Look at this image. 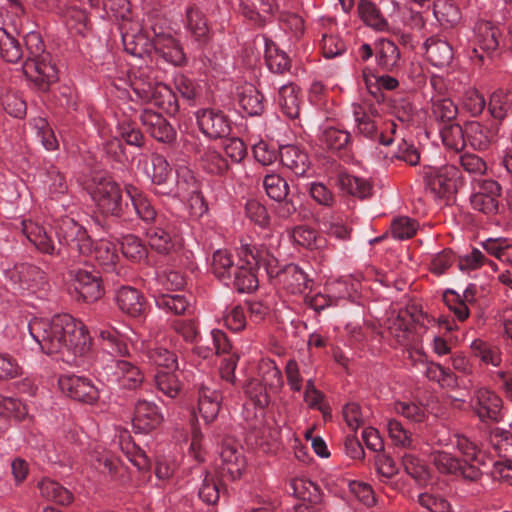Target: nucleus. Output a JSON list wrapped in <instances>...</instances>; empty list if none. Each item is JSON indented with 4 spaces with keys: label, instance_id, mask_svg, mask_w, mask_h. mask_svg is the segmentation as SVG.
<instances>
[{
    "label": "nucleus",
    "instance_id": "obj_1",
    "mask_svg": "<svg viewBox=\"0 0 512 512\" xmlns=\"http://www.w3.org/2000/svg\"><path fill=\"white\" fill-rule=\"evenodd\" d=\"M29 330L41 350L48 355L67 349L76 356H82L90 349L88 331L81 321L70 314L55 315L50 321L35 320Z\"/></svg>",
    "mask_w": 512,
    "mask_h": 512
},
{
    "label": "nucleus",
    "instance_id": "obj_2",
    "mask_svg": "<svg viewBox=\"0 0 512 512\" xmlns=\"http://www.w3.org/2000/svg\"><path fill=\"white\" fill-rule=\"evenodd\" d=\"M55 234L61 245L69 248L70 254L88 256L92 252L103 266H114L118 260L115 248L109 242L94 243L86 229L73 218L65 216L55 223Z\"/></svg>",
    "mask_w": 512,
    "mask_h": 512
},
{
    "label": "nucleus",
    "instance_id": "obj_3",
    "mask_svg": "<svg viewBox=\"0 0 512 512\" xmlns=\"http://www.w3.org/2000/svg\"><path fill=\"white\" fill-rule=\"evenodd\" d=\"M24 41L28 56L22 66L23 73L39 90L47 92L59 79L58 69L51 63L50 54L45 53V45L39 32L27 33Z\"/></svg>",
    "mask_w": 512,
    "mask_h": 512
},
{
    "label": "nucleus",
    "instance_id": "obj_4",
    "mask_svg": "<svg viewBox=\"0 0 512 512\" xmlns=\"http://www.w3.org/2000/svg\"><path fill=\"white\" fill-rule=\"evenodd\" d=\"M92 181L94 186L89 193L99 213L123 221L129 207L123 201L120 185L109 176H94Z\"/></svg>",
    "mask_w": 512,
    "mask_h": 512
},
{
    "label": "nucleus",
    "instance_id": "obj_5",
    "mask_svg": "<svg viewBox=\"0 0 512 512\" xmlns=\"http://www.w3.org/2000/svg\"><path fill=\"white\" fill-rule=\"evenodd\" d=\"M69 275L73 278L69 291L76 301L93 303L104 295L103 281L99 272L70 268Z\"/></svg>",
    "mask_w": 512,
    "mask_h": 512
},
{
    "label": "nucleus",
    "instance_id": "obj_6",
    "mask_svg": "<svg viewBox=\"0 0 512 512\" xmlns=\"http://www.w3.org/2000/svg\"><path fill=\"white\" fill-rule=\"evenodd\" d=\"M459 177L460 171L454 165H444L439 168L428 167L423 176L426 188L440 199H450L457 193Z\"/></svg>",
    "mask_w": 512,
    "mask_h": 512
},
{
    "label": "nucleus",
    "instance_id": "obj_7",
    "mask_svg": "<svg viewBox=\"0 0 512 512\" xmlns=\"http://www.w3.org/2000/svg\"><path fill=\"white\" fill-rule=\"evenodd\" d=\"M432 462L442 474L460 475L469 481H478L482 476L480 467L476 464L461 460L446 451H435L431 454Z\"/></svg>",
    "mask_w": 512,
    "mask_h": 512
},
{
    "label": "nucleus",
    "instance_id": "obj_8",
    "mask_svg": "<svg viewBox=\"0 0 512 512\" xmlns=\"http://www.w3.org/2000/svg\"><path fill=\"white\" fill-rule=\"evenodd\" d=\"M196 120L199 130L210 139L226 138L231 134L232 122L220 109H199L196 112Z\"/></svg>",
    "mask_w": 512,
    "mask_h": 512
},
{
    "label": "nucleus",
    "instance_id": "obj_9",
    "mask_svg": "<svg viewBox=\"0 0 512 512\" xmlns=\"http://www.w3.org/2000/svg\"><path fill=\"white\" fill-rule=\"evenodd\" d=\"M220 459L221 465L218 471L220 478L235 481L242 477L246 468V459L239 444L232 439L223 440Z\"/></svg>",
    "mask_w": 512,
    "mask_h": 512
},
{
    "label": "nucleus",
    "instance_id": "obj_10",
    "mask_svg": "<svg viewBox=\"0 0 512 512\" xmlns=\"http://www.w3.org/2000/svg\"><path fill=\"white\" fill-rule=\"evenodd\" d=\"M124 191L130 202H127L129 210L125 213L123 222H132L136 218L146 223L155 221L157 211L141 189L133 184H125Z\"/></svg>",
    "mask_w": 512,
    "mask_h": 512
},
{
    "label": "nucleus",
    "instance_id": "obj_11",
    "mask_svg": "<svg viewBox=\"0 0 512 512\" xmlns=\"http://www.w3.org/2000/svg\"><path fill=\"white\" fill-rule=\"evenodd\" d=\"M239 256L241 261L245 262L247 265L256 267L257 271L263 268L269 280H279L282 268H279L277 258L267 249L246 244L240 247Z\"/></svg>",
    "mask_w": 512,
    "mask_h": 512
},
{
    "label": "nucleus",
    "instance_id": "obj_12",
    "mask_svg": "<svg viewBox=\"0 0 512 512\" xmlns=\"http://www.w3.org/2000/svg\"><path fill=\"white\" fill-rule=\"evenodd\" d=\"M58 384L67 397L79 403L92 405L99 399L98 389L87 378L75 375L62 376Z\"/></svg>",
    "mask_w": 512,
    "mask_h": 512
},
{
    "label": "nucleus",
    "instance_id": "obj_13",
    "mask_svg": "<svg viewBox=\"0 0 512 512\" xmlns=\"http://www.w3.org/2000/svg\"><path fill=\"white\" fill-rule=\"evenodd\" d=\"M475 46L471 58H478L484 61V54L490 56L500 47L501 32L499 28L489 21H480L475 29Z\"/></svg>",
    "mask_w": 512,
    "mask_h": 512
},
{
    "label": "nucleus",
    "instance_id": "obj_14",
    "mask_svg": "<svg viewBox=\"0 0 512 512\" xmlns=\"http://www.w3.org/2000/svg\"><path fill=\"white\" fill-rule=\"evenodd\" d=\"M140 122L146 132L158 142L171 144L176 140V131L160 113L145 109L140 114Z\"/></svg>",
    "mask_w": 512,
    "mask_h": 512
},
{
    "label": "nucleus",
    "instance_id": "obj_15",
    "mask_svg": "<svg viewBox=\"0 0 512 512\" xmlns=\"http://www.w3.org/2000/svg\"><path fill=\"white\" fill-rule=\"evenodd\" d=\"M149 246L161 255H169L181 247L180 237L170 226L150 227L146 231Z\"/></svg>",
    "mask_w": 512,
    "mask_h": 512
},
{
    "label": "nucleus",
    "instance_id": "obj_16",
    "mask_svg": "<svg viewBox=\"0 0 512 512\" xmlns=\"http://www.w3.org/2000/svg\"><path fill=\"white\" fill-rule=\"evenodd\" d=\"M163 421L158 407L146 400H138L134 408L132 424L135 432L149 433L156 429Z\"/></svg>",
    "mask_w": 512,
    "mask_h": 512
},
{
    "label": "nucleus",
    "instance_id": "obj_17",
    "mask_svg": "<svg viewBox=\"0 0 512 512\" xmlns=\"http://www.w3.org/2000/svg\"><path fill=\"white\" fill-rule=\"evenodd\" d=\"M279 157L282 165L291 170L296 176H305L310 169L311 161L308 153L299 146H281Z\"/></svg>",
    "mask_w": 512,
    "mask_h": 512
},
{
    "label": "nucleus",
    "instance_id": "obj_18",
    "mask_svg": "<svg viewBox=\"0 0 512 512\" xmlns=\"http://www.w3.org/2000/svg\"><path fill=\"white\" fill-rule=\"evenodd\" d=\"M9 279L23 289L37 286L45 281V271L30 263H18L7 271Z\"/></svg>",
    "mask_w": 512,
    "mask_h": 512
},
{
    "label": "nucleus",
    "instance_id": "obj_19",
    "mask_svg": "<svg viewBox=\"0 0 512 512\" xmlns=\"http://www.w3.org/2000/svg\"><path fill=\"white\" fill-rule=\"evenodd\" d=\"M474 409L481 421L499 422L502 418V399L489 389H480Z\"/></svg>",
    "mask_w": 512,
    "mask_h": 512
},
{
    "label": "nucleus",
    "instance_id": "obj_20",
    "mask_svg": "<svg viewBox=\"0 0 512 512\" xmlns=\"http://www.w3.org/2000/svg\"><path fill=\"white\" fill-rule=\"evenodd\" d=\"M277 283L291 294H301L311 288L312 280L297 264L289 263L282 267Z\"/></svg>",
    "mask_w": 512,
    "mask_h": 512
},
{
    "label": "nucleus",
    "instance_id": "obj_21",
    "mask_svg": "<svg viewBox=\"0 0 512 512\" xmlns=\"http://www.w3.org/2000/svg\"><path fill=\"white\" fill-rule=\"evenodd\" d=\"M157 56L174 66H183L187 63L186 55L179 40L172 35L159 38L155 44H151Z\"/></svg>",
    "mask_w": 512,
    "mask_h": 512
},
{
    "label": "nucleus",
    "instance_id": "obj_22",
    "mask_svg": "<svg viewBox=\"0 0 512 512\" xmlns=\"http://www.w3.org/2000/svg\"><path fill=\"white\" fill-rule=\"evenodd\" d=\"M222 395L219 391L201 386L198 391V412L206 424L213 422L220 411Z\"/></svg>",
    "mask_w": 512,
    "mask_h": 512
},
{
    "label": "nucleus",
    "instance_id": "obj_23",
    "mask_svg": "<svg viewBox=\"0 0 512 512\" xmlns=\"http://www.w3.org/2000/svg\"><path fill=\"white\" fill-rule=\"evenodd\" d=\"M426 55L432 65L436 67L448 66L453 59L452 46L436 36L429 37L424 42Z\"/></svg>",
    "mask_w": 512,
    "mask_h": 512
},
{
    "label": "nucleus",
    "instance_id": "obj_24",
    "mask_svg": "<svg viewBox=\"0 0 512 512\" xmlns=\"http://www.w3.org/2000/svg\"><path fill=\"white\" fill-rule=\"evenodd\" d=\"M116 302L121 311L132 317L140 316L144 311V297L133 287H121L116 294Z\"/></svg>",
    "mask_w": 512,
    "mask_h": 512
},
{
    "label": "nucleus",
    "instance_id": "obj_25",
    "mask_svg": "<svg viewBox=\"0 0 512 512\" xmlns=\"http://www.w3.org/2000/svg\"><path fill=\"white\" fill-rule=\"evenodd\" d=\"M377 65L386 72H392L399 66L400 51L397 45L389 39H379L375 45Z\"/></svg>",
    "mask_w": 512,
    "mask_h": 512
},
{
    "label": "nucleus",
    "instance_id": "obj_26",
    "mask_svg": "<svg viewBox=\"0 0 512 512\" xmlns=\"http://www.w3.org/2000/svg\"><path fill=\"white\" fill-rule=\"evenodd\" d=\"M187 26L200 45H206L212 38L206 16L197 7H189L186 11Z\"/></svg>",
    "mask_w": 512,
    "mask_h": 512
},
{
    "label": "nucleus",
    "instance_id": "obj_27",
    "mask_svg": "<svg viewBox=\"0 0 512 512\" xmlns=\"http://www.w3.org/2000/svg\"><path fill=\"white\" fill-rule=\"evenodd\" d=\"M464 134H466V144L469 143L472 148L479 151L486 150L493 138L492 131L477 121L466 122Z\"/></svg>",
    "mask_w": 512,
    "mask_h": 512
},
{
    "label": "nucleus",
    "instance_id": "obj_28",
    "mask_svg": "<svg viewBox=\"0 0 512 512\" xmlns=\"http://www.w3.org/2000/svg\"><path fill=\"white\" fill-rule=\"evenodd\" d=\"M337 183L341 190L359 199H366L372 195V184L366 179L347 173H340Z\"/></svg>",
    "mask_w": 512,
    "mask_h": 512
},
{
    "label": "nucleus",
    "instance_id": "obj_29",
    "mask_svg": "<svg viewBox=\"0 0 512 512\" xmlns=\"http://www.w3.org/2000/svg\"><path fill=\"white\" fill-rule=\"evenodd\" d=\"M433 13L444 28H453L461 20V11L453 0H435Z\"/></svg>",
    "mask_w": 512,
    "mask_h": 512
},
{
    "label": "nucleus",
    "instance_id": "obj_30",
    "mask_svg": "<svg viewBox=\"0 0 512 512\" xmlns=\"http://www.w3.org/2000/svg\"><path fill=\"white\" fill-rule=\"evenodd\" d=\"M147 102L153 103L171 116H174L179 111L176 94L169 86L162 82L154 87L153 96Z\"/></svg>",
    "mask_w": 512,
    "mask_h": 512
},
{
    "label": "nucleus",
    "instance_id": "obj_31",
    "mask_svg": "<svg viewBox=\"0 0 512 512\" xmlns=\"http://www.w3.org/2000/svg\"><path fill=\"white\" fill-rule=\"evenodd\" d=\"M264 96L253 85L238 93V103L248 116H260L264 112Z\"/></svg>",
    "mask_w": 512,
    "mask_h": 512
},
{
    "label": "nucleus",
    "instance_id": "obj_32",
    "mask_svg": "<svg viewBox=\"0 0 512 512\" xmlns=\"http://www.w3.org/2000/svg\"><path fill=\"white\" fill-rule=\"evenodd\" d=\"M265 61L273 73L283 74L291 68V61L288 55L281 51L276 44L265 38Z\"/></svg>",
    "mask_w": 512,
    "mask_h": 512
},
{
    "label": "nucleus",
    "instance_id": "obj_33",
    "mask_svg": "<svg viewBox=\"0 0 512 512\" xmlns=\"http://www.w3.org/2000/svg\"><path fill=\"white\" fill-rule=\"evenodd\" d=\"M290 486L293 495L301 499L302 503L320 504L323 502L321 489L309 479L295 478L290 482Z\"/></svg>",
    "mask_w": 512,
    "mask_h": 512
},
{
    "label": "nucleus",
    "instance_id": "obj_34",
    "mask_svg": "<svg viewBox=\"0 0 512 512\" xmlns=\"http://www.w3.org/2000/svg\"><path fill=\"white\" fill-rule=\"evenodd\" d=\"M39 489L43 497L59 505L67 506L74 500L70 490L51 479H43L39 483Z\"/></svg>",
    "mask_w": 512,
    "mask_h": 512
},
{
    "label": "nucleus",
    "instance_id": "obj_35",
    "mask_svg": "<svg viewBox=\"0 0 512 512\" xmlns=\"http://www.w3.org/2000/svg\"><path fill=\"white\" fill-rule=\"evenodd\" d=\"M233 286L238 293H251L259 287L256 267L245 262L234 273Z\"/></svg>",
    "mask_w": 512,
    "mask_h": 512
},
{
    "label": "nucleus",
    "instance_id": "obj_36",
    "mask_svg": "<svg viewBox=\"0 0 512 512\" xmlns=\"http://www.w3.org/2000/svg\"><path fill=\"white\" fill-rule=\"evenodd\" d=\"M419 322L418 316L408 310L400 312L389 326L390 333L397 338L399 343H404L415 330V323Z\"/></svg>",
    "mask_w": 512,
    "mask_h": 512
},
{
    "label": "nucleus",
    "instance_id": "obj_37",
    "mask_svg": "<svg viewBox=\"0 0 512 512\" xmlns=\"http://www.w3.org/2000/svg\"><path fill=\"white\" fill-rule=\"evenodd\" d=\"M18 39L6 28L0 27V57L9 63H16L23 57Z\"/></svg>",
    "mask_w": 512,
    "mask_h": 512
},
{
    "label": "nucleus",
    "instance_id": "obj_38",
    "mask_svg": "<svg viewBox=\"0 0 512 512\" xmlns=\"http://www.w3.org/2000/svg\"><path fill=\"white\" fill-rule=\"evenodd\" d=\"M320 142L323 147L331 152H341L346 150L351 141V135L348 131L336 127L325 128L320 136Z\"/></svg>",
    "mask_w": 512,
    "mask_h": 512
},
{
    "label": "nucleus",
    "instance_id": "obj_39",
    "mask_svg": "<svg viewBox=\"0 0 512 512\" xmlns=\"http://www.w3.org/2000/svg\"><path fill=\"white\" fill-rule=\"evenodd\" d=\"M183 371L175 369H167V371H159L155 375V383L157 388L165 395L175 398L181 390L180 375Z\"/></svg>",
    "mask_w": 512,
    "mask_h": 512
},
{
    "label": "nucleus",
    "instance_id": "obj_40",
    "mask_svg": "<svg viewBox=\"0 0 512 512\" xmlns=\"http://www.w3.org/2000/svg\"><path fill=\"white\" fill-rule=\"evenodd\" d=\"M359 17L362 21L377 30H384L388 23L378 6L370 0H360L357 6Z\"/></svg>",
    "mask_w": 512,
    "mask_h": 512
},
{
    "label": "nucleus",
    "instance_id": "obj_41",
    "mask_svg": "<svg viewBox=\"0 0 512 512\" xmlns=\"http://www.w3.org/2000/svg\"><path fill=\"white\" fill-rule=\"evenodd\" d=\"M291 237L295 244L310 250L320 249L325 243V239L315 229L307 225L294 227Z\"/></svg>",
    "mask_w": 512,
    "mask_h": 512
},
{
    "label": "nucleus",
    "instance_id": "obj_42",
    "mask_svg": "<svg viewBox=\"0 0 512 512\" xmlns=\"http://www.w3.org/2000/svg\"><path fill=\"white\" fill-rule=\"evenodd\" d=\"M279 105L287 117L291 119L298 118L300 106L297 96V87L294 84L290 83L280 87Z\"/></svg>",
    "mask_w": 512,
    "mask_h": 512
},
{
    "label": "nucleus",
    "instance_id": "obj_43",
    "mask_svg": "<svg viewBox=\"0 0 512 512\" xmlns=\"http://www.w3.org/2000/svg\"><path fill=\"white\" fill-rule=\"evenodd\" d=\"M145 355L151 363L158 367L178 370L177 356L173 351L167 348L161 346H147Z\"/></svg>",
    "mask_w": 512,
    "mask_h": 512
},
{
    "label": "nucleus",
    "instance_id": "obj_44",
    "mask_svg": "<svg viewBox=\"0 0 512 512\" xmlns=\"http://www.w3.org/2000/svg\"><path fill=\"white\" fill-rule=\"evenodd\" d=\"M28 240L36 247L38 251L48 255L60 254V249L56 247L43 227L34 225L30 230H27Z\"/></svg>",
    "mask_w": 512,
    "mask_h": 512
},
{
    "label": "nucleus",
    "instance_id": "obj_45",
    "mask_svg": "<svg viewBox=\"0 0 512 512\" xmlns=\"http://www.w3.org/2000/svg\"><path fill=\"white\" fill-rule=\"evenodd\" d=\"M443 143L456 151L462 150L466 146V134L464 126L457 123L445 124L440 130Z\"/></svg>",
    "mask_w": 512,
    "mask_h": 512
},
{
    "label": "nucleus",
    "instance_id": "obj_46",
    "mask_svg": "<svg viewBox=\"0 0 512 512\" xmlns=\"http://www.w3.org/2000/svg\"><path fill=\"white\" fill-rule=\"evenodd\" d=\"M122 41L125 51L133 56L143 57L153 49L148 36L141 33L136 35L124 34Z\"/></svg>",
    "mask_w": 512,
    "mask_h": 512
},
{
    "label": "nucleus",
    "instance_id": "obj_47",
    "mask_svg": "<svg viewBox=\"0 0 512 512\" xmlns=\"http://www.w3.org/2000/svg\"><path fill=\"white\" fill-rule=\"evenodd\" d=\"M233 264L232 256L227 250H217L212 255V273L220 281L230 279Z\"/></svg>",
    "mask_w": 512,
    "mask_h": 512
},
{
    "label": "nucleus",
    "instance_id": "obj_48",
    "mask_svg": "<svg viewBox=\"0 0 512 512\" xmlns=\"http://www.w3.org/2000/svg\"><path fill=\"white\" fill-rule=\"evenodd\" d=\"M201 477H203V479L198 491L199 498L208 505L216 504L220 497L218 483L207 469L201 472Z\"/></svg>",
    "mask_w": 512,
    "mask_h": 512
},
{
    "label": "nucleus",
    "instance_id": "obj_49",
    "mask_svg": "<svg viewBox=\"0 0 512 512\" xmlns=\"http://www.w3.org/2000/svg\"><path fill=\"white\" fill-rule=\"evenodd\" d=\"M263 186L266 194L274 201H280L289 194V186L286 180L278 174H268L264 177Z\"/></svg>",
    "mask_w": 512,
    "mask_h": 512
},
{
    "label": "nucleus",
    "instance_id": "obj_50",
    "mask_svg": "<svg viewBox=\"0 0 512 512\" xmlns=\"http://www.w3.org/2000/svg\"><path fill=\"white\" fill-rule=\"evenodd\" d=\"M121 251L127 259L134 262H139L147 256V249L142 243V240L132 234L123 237Z\"/></svg>",
    "mask_w": 512,
    "mask_h": 512
},
{
    "label": "nucleus",
    "instance_id": "obj_51",
    "mask_svg": "<svg viewBox=\"0 0 512 512\" xmlns=\"http://www.w3.org/2000/svg\"><path fill=\"white\" fill-rule=\"evenodd\" d=\"M432 114L438 122L452 123L458 114V108L449 98H443L432 103Z\"/></svg>",
    "mask_w": 512,
    "mask_h": 512
},
{
    "label": "nucleus",
    "instance_id": "obj_52",
    "mask_svg": "<svg viewBox=\"0 0 512 512\" xmlns=\"http://www.w3.org/2000/svg\"><path fill=\"white\" fill-rule=\"evenodd\" d=\"M21 408L22 403L18 399L0 395V436L7 427L8 419L22 414Z\"/></svg>",
    "mask_w": 512,
    "mask_h": 512
},
{
    "label": "nucleus",
    "instance_id": "obj_53",
    "mask_svg": "<svg viewBox=\"0 0 512 512\" xmlns=\"http://www.w3.org/2000/svg\"><path fill=\"white\" fill-rule=\"evenodd\" d=\"M99 337L106 341L112 354L126 356L128 347L122 335L113 327H106L99 330Z\"/></svg>",
    "mask_w": 512,
    "mask_h": 512
},
{
    "label": "nucleus",
    "instance_id": "obj_54",
    "mask_svg": "<svg viewBox=\"0 0 512 512\" xmlns=\"http://www.w3.org/2000/svg\"><path fill=\"white\" fill-rule=\"evenodd\" d=\"M151 172L149 176L153 184L162 185L167 182L171 168L166 158L158 153L151 156Z\"/></svg>",
    "mask_w": 512,
    "mask_h": 512
},
{
    "label": "nucleus",
    "instance_id": "obj_55",
    "mask_svg": "<svg viewBox=\"0 0 512 512\" xmlns=\"http://www.w3.org/2000/svg\"><path fill=\"white\" fill-rule=\"evenodd\" d=\"M244 392L256 407L265 408L270 403L266 387L257 379L248 380L244 385Z\"/></svg>",
    "mask_w": 512,
    "mask_h": 512
},
{
    "label": "nucleus",
    "instance_id": "obj_56",
    "mask_svg": "<svg viewBox=\"0 0 512 512\" xmlns=\"http://www.w3.org/2000/svg\"><path fill=\"white\" fill-rule=\"evenodd\" d=\"M454 437L456 438V447L458 451L466 457L465 460H467L468 463H476L478 467L485 464V462L479 458L480 449L476 443L461 434H455Z\"/></svg>",
    "mask_w": 512,
    "mask_h": 512
},
{
    "label": "nucleus",
    "instance_id": "obj_57",
    "mask_svg": "<svg viewBox=\"0 0 512 512\" xmlns=\"http://www.w3.org/2000/svg\"><path fill=\"white\" fill-rule=\"evenodd\" d=\"M417 229V221L409 217H399L393 220L391 224L392 235L399 240L412 238L416 234Z\"/></svg>",
    "mask_w": 512,
    "mask_h": 512
},
{
    "label": "nucleus",
    "instance_id": "obj_58",
    "mask_svg": "<svg viewBox=\"0 0 512 512\" xmlns=\"http://www.w3.org/2000/svg\"><path fill=\"white\" fill-rule=\"evenodd\" d=\"M471 350L476 357H479L485 364L498 366L500 364V356L497 348L491 347L488 343L481 339H475L471 343Z\"/></svg>",
    "mask_w": 512,
    "mask_h": 512
},
{
    "label": "nucleus",
    "instance_id": "obj_59",
    "mask_svg": "<svg viewBox=\"0 0 512 512\" xmlns=\"http://www.w3.org/2000/svg\"><path fill=\"white\" fill-rule=\"evenodd\" d=\"M402 464L405 472L416 481H425L429 477L427 466L416 456L405 454L402 457Z\"/></svg>",
    "mask_w": 512,
    "mask_h": 512
},
{
    "label": "nucleus",
    "instance_id": "obj_60",
    "mask_svg": "<svg viewBox=\"0 0 512 512\" xmlns=\"http://www.w3.org/2000/svg\"><path fill=\"white\" fill-rule=\"evenodd\" d=\"M157 305L166 308L175 315H183L189 308V302L180 294H162L157 299Z\"/></svg>",
    "mask_w": 512,
    "mask_h": 512
},
{
    "label": "nucleus",
    "instance_id": "obj_61",
    "mask_svg": "<svg viewBox=\"0 0 512 512\" xmlns=\"http://www.w3.org/2000/svg\"><path fill=\"white\" fill-rule=\"evenodd\" d=\"M247 217L255 224L265 228L270 223V216L266 207L255 199L248 200L245 205Z\"/></svg>",
    "mask_w": 512,
    "mask_h": 512
},
{
    "label": "nucleus",
    "instance_id": "obj_62",
    "mask_svg": "<svg viewBox=\"0 0 512 512\" xmlns=\"http://www.w3.org/2000/svg\"><path fill=\"white\" fill-rule=\"evenodd\" d=\"M205 168L213 174L223 175L229 170L228 161L216 150H208L202 157Z\"/></svg>",
    "mask_w": 512,
    "mask_h": 512
},
{
    "label": "nucleus",
    "instance_id": "obj_63",
    "mask_svg": "<svg viewBox=\"0 0 512 512\" xmlns=\"http://www.w3.org/2000/svg\"><path fill=\"white\" fill-rule=\"evenodd\" d=\"M160 82L151 79L148 76L140 73L131 81L133 91L144 101H148L153 96L154 87Z\"/></svg>",
    "mask_w": 512,
    "mask_h": 512
},
{
    "label": "nucleus",
    "instance_id": "obj_64",
    "mask_svg": "<svg viewBox=\"0 0 512 512\" xmlns=\"http://www.w3.org/2000/svg\"><path fill=\"white\" fill-rule=\"evenodd\" d=\"M419 504L431 512H452L450 503L442 496L429 493H421L418 497Z\"/></svg>",
    "mask_w": 512,
    "mask_h": 512
}]
</instances>
